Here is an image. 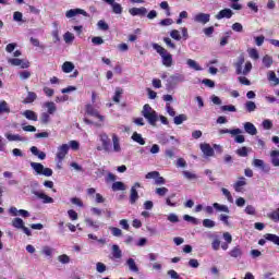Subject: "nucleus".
<instances>
[{"label": "nucleus", "mask_w": 279, "mask_h": 279, "mask_svg": "<svg viewBox=\"0 0 279 279\" xmlns=\"http://www.w3.org/2000/svg\"><path fill=\"white\" fill-rule=\"evenodd\" d=\"M153 49H155V51L159 53L163 66H166L167 69H171V66H173V56L169 53L167 49L158 44H153Z\"/></svg>", "instance_id": "f257e3e1"}, {"label": "nucleus", "mask_w": 279, "mask_h": 279, "mask_svg": "<svg viewBox=\"0 0 279 279\" xmlns=\"http://www.w3.org/2000/svg\"><path fill=\"white\" fill-rule=\"evenodd\" d=\"M243 64H245L244 69ZM233 66L235 68L236 75H250L252 71V62L247 61L245 63V57H243V54L238 58V61L233 64Z\"/></svg>", "instance_id": "f03ea898"}, {"label": "nucleus", "mask_w": 279, "mask_h": 279, "mask_svg": "<svg viewBox=\"0 0 279 279\" xmlns=\"http://www.w3.org/2000/svg\"><path fill=\"white\" fill-rule=\"evenodd\" d=\"M142 117L147 120L149 125L156 128V123H158V112L151 108L148 104L144 105L142 110Z\"/></svg>", "instance_id": "7ed1b4c3"}, {"label": "nucleus", "mask_w": 279, "mask_h": 279, "mask_svg": "<svg viewBox=\"0 0 279 279\" xmlns=\"http://www.w3.org/2000/svg\"><path fill=\"white\" fill-rule=\"evenodd\" d=\"M38 186L40 184L38 181L31 182V193L32 195H36L38 199H43V204H53V198H51L49 195L45 194L43 191H38Z\"/></svg>", "instance_id": "20e7f679"}, {"label": "nucleus", "mask_w": 279, "mask_h": 279, "mask_svg": "<svg viewBox=\"0 0 279 279\" xmlns=\"http://www.w3.org/2000/svg\"><path fill=\"white\" fill-rule=\"evenodd\" d=\"M31 167L33 171H35L36 175H44L45 178H51V175H53V170L51 168H45L40 162L32 161Z\"/></svg>", "instance_id": "39448f33"}, {"label": "nucleus", "mask_w": 279, "mask_h": 279, "mask_svg": "<svg viewBox=\"0 0 279 279\" xmlns=\"http://www.w3.org/2000/svg\"><path fill=\"white\" fill-rule=\"evenodd\" d=\"M186 82V76L182 73L171 74L167 80L168 88H175L178 84Z\"/></svg>", "instance_id": "423d86ee"}, {"label": "nucleus", "mask_w": 279, "mask_h": 279, "mask_svg": "<svg viewBox=\"0 0 279 279\" xmlns=\"http://www.w3.org/2000/svg\"><path fill=\"white\" fill-rule=\"evenodd\" d=\"M9 64L12 66H21V69H29L31 63L28 60L17 59V58H9Z\"/></svg>", "instance_id": "0eeeda50"}, {"label": "nucleus", "mask_w": 279, "mask_h": 279, "mask_svg": "<svg viewBox=\"0 0 279 279\" xmlns=\"http://www.w3.org/2000/svg\"><path fill=\"white\" fill-rule=\"evenodd\" d=\"M194 23H199L201 25H206L210 23V14L208 13H197L193 16Z\"/></svg>", "instance_id": "6e6552de"}, {"label": "nucleus", "mask_w": 279, "mask_h": 279, "mask_svg": "<svg viewBox=\"0 0 279 279\" xmlns=\"http://www.w3.org/2000/svg\"><path fill=\"white\" fill-rule=\"evenodd\" d=\"M136 189H141V183L136 182L131 187V191H130V204H136V202H138V191Z\"/></svg>", "instance_id": "1a4fd4ad"}, {"label": "nucleus", "mask_w": 279, "mask_h": 279, "mask_svg": "<svg viewBox=\"0 0 279 279\" xmlns=\"http://www.w3.org/2000/svg\"><path fill=\"white\" fill-rule=\"evenodd\" d=\"M66 154H69V144H62L57 149V158L59 162H62L64 158H66Z\"/></svg>", "instance_id": "9d476101"}, {"label": "nucleus", "mask_w": 279, "mask_h": 279, "mask_svg": "<svg viewBox=\"0 0 279 279\" xmlns=\"http://www.w3.org/2000/svg\"><path fill=\"white\" fill-rule=\"evenodd\" d=\"M108 5H111L113 14H123V7L114 0H102Z\"/></svg>", "instance_id": "9b49d317"}, {"label": "nucleus", "mask_w": 279, "mask_h": 279, "mask_svg": "<svg viewBox=\"0 0 279 279\" xmlns=\"http://www.w3.org/2000/svg\"><path fill=\"white\" fill-rule=\"evenodd\" d=\"M100 143L104 146V151H110V137L107 133L99 134Z\"/></svg>", "instance_id": "f8f14e48"}, {"label": "nucleus", "mask_w": 279, "mask_h": 279, "mask_svg": "<svg viewBox=\"0 0 279 279\" xmlns=\"http://www.w3.org/2000/svg\"><path fill=\"white\" fill-rule=\"evenodd\" d=\"M77 14H82L83 16H88V13L83 9H71L65 12L66 19H73L74 16H77Z\"/></svg>", "instance_id": "ddd939ff"}, {"label": "nucleus", "mask_w": 279, "mask_h": 279, "mask_svg": "<svg viewBox=\"0 0 279 279\" xmlns=\"http://www.w3.org/2000/svg\"><path fill=\"white\" fill-rule=\"evenodd\" d=\"M234 15V12H232V9H223L218 14H216L217 21H221V19H232Z\"/></svg>", "instance_id": "4468645a"}, {"label": "nucleus", "mask_w": 279, "mask_h": 279, "mask_svg": "<svg viewBox=\"0 0 279 279\" xmlns=\"http://www.w3.org/2000/svg\"><path fill=\"white\" fill-rule=\"evenodd\" d=\"M131 16H145L147 14V9L145 7L132 8L129 10Z\"/></svg>", "instance_id": "2eb2a0df"}, {"label": "nucleus", "mask_w": 279, "mask_h": 279, "mask_svg": "<svg viewBox=\"0 0 279 279\" xmlns=\"http://www.w3.org/2000/svg\"><path fill=\"white\" fill-rule=\"evenodd\" d=\"M201 150L206 158L215 156V149L211 148L210 144H201Z\"/></svg>", "instance_id": "dca6fc26"}, {"label": "nucleus", "mask_w": 279, "mask_h": 279, "mask_svg": "<svg viewBox=\"0 0 279 279\" xmlns=\"http://www.w3.org/2000/svg\"><path fill=\"white\" fill-rule=\"evenodd\" d=\"M244 132H246V134H250L251 136H256V134H258V130L252 122L244 123Z\"/></svg>", "instance_id": "f3484780"}, {"label": "nucleus", "mask_w": 279, "mask_h": 279, "mask_svg": "<svg viewBox=\"0 0 279 279\" xmlns=\"http://www.w3.org/2000/svg\"><path fill=\"white\" fill-rule=\"evenodd\" d=\"M111 136H112L114 154H121L122 148H121V141L119 140V135L113 133Z\"/></svg>", "instance_id": "a211bd4d"}, {"label": "nucleus", "mask_w": 279, "mask_h": 279, "mask_svg": "<svg viewBox=\"0 0 279 279\" xmlns=\"http://www.w3.org/2000/svg\"><path fill=\"white\" fill-rule=\"evenodd\" d=\"M4 136H5V138L8 141H10V143H12V142H21V143H23V142L26 141L25 137H23V136H21L19 134L5 133Z\"/></svg>", "instance_id": "6ab92c4d"}, {"label": "nucleus", "mask_w": 279, "mask_h": 279, "mask_svg": "<svg viewBox=\"0 0 279 279\" xmlns=\"http://www.w3.org/2000/svg\"><path fill=\"white\" fill-rule=\"evenodd\" d=\"M86 112L89 114V117H96L100 121H104V116L99 114V111L97 109H94L90 105L86 106Z\"/></svg>", "instance_id": "aec40b11"}, {"label": "nucleus", "mask_w": 279, "mask_h": 279, "mask_svg": "<svg viewBox=\"0 0 279 279\" xmlns=\"http://www.w3.org/2000/svg\"><path fill=\"white\" fill-rule=\"evenodd\" d=\"M111 254H112L113 258H116V259L123 258V252L121 251V247H119L118 244H113L111 246Z\"/></svg>", "instance_id": "412c9836"}, {"label": "nucleus", "mask_w": 279, "mask_h": 279, "mask_svg": "<svg viewBox=\"0 0 279 279\" xmlns=\"http://www.w3.org/2000/svg\"><path fill=\"white\" fill-rule=\"evenodd\" d=\"M229 256H231V258H241L243 256V250L241 248V246H234L230 252H229Z\"/></svg>", "instance_id": "4be33fe9"}, {"label": "nucleus", "mask_w": 279, "mask_h": 279, "mask_svg": "<svg viewBox=\"0 0 279 279\" xmlns=\"http://www.w3.org/2000/svg\"><path fill=\"white\" fill-rule=\"evenodd\" d=\"M213 208L217 213H227V215H229V213H230V207H228V205H221L219 203H214L213 204Z\"/></svg>", "instance_id": "5701e85b"}, {"label": "nucleus", "mask_w": 279, "mask_h": 279, "mask_svg": "<svg viewBox=\"0 0 279 279\" xmlns=\"http://www.w3.org/2000/svg\"><path fill=\"white\" fill-rule=\"evenodd\" d=\"M219 134L223 135V134H231V136H236V134H243V131L241 129H221L219 130Z\"/></svg>", "instance_id": "b1692460"}, {"label": "nucleus", "mask_w": 279, "mask_h": 279, "mask_svg": "<svg viewBox=\"0 0 279 279\" xmlns=\"http://www.w3.org/2000/svg\"><path fill=\"white\" fill-rule=\"evenodd\" d=\"M247 184V182L245 181V177H240L239 178V181H236L234 184H233V189L236 193H241V187L242 186H245Z\"/></svg>", "instance_id": "393cba45"}, {"label": "nucleus", "mask_w": 279, "mask_h": 279, "mask_svg": "<svg viewBox=\"0 0 279 279\" xmlns=\"http://www.w3.org/2000/svg\"><path fill=\"white\" fill-rule=\"evenodd\" d=\"M23 117L27 119L28 121H38V114L35 111L32 110H25L23 113Z\"/></svg>", "instance_id": "a878e982"}, {"label": "nucleus", "mask_w": 279, "mask_h": 279, "mask_svg": "<svg viewBox=\"0 0 279 279\" xmlns=\"http://www.w3.org/2000/svg\"><path fill=\"white\" fill-rule=\"evenodd\" d=\"M31 153L33 154V156H37L39 160H45V158H47V154H45V151L38 150V147L36 146L31 147Z\"/></svg>", "instance_id": "bb28decb"}, {"label": "nucleus", "mask_w": 279, "mask_h": 279, "mask_svg": "<svg viewBox=\"0 0 279 279\" xmlns=\"http://www.w3.org/2000/svg\"><path fill=\"white\" fill-rule=\"evenodd\" d=\"M270 160L274 167H279V150L270 151Z\"/></svg>", "instance_id": "cd10ccee"}, {"label": "nucleus", "mask_w": 279, "mask_h": 279, "mask_svg": "<svg viewBox=\"0 0 279 279\" xmlns=\"http://www.w3.org/2000/svg\"><path fill=\"white\" fill-rule=\"evenodd\" d=\"M189 117L186 114L181 113L179 116H174L173 123L174 125H182L184 121H187Z\"/></svg>", "instance_id": "c85d7f7f"}, {"label": "nucleus", "mask_w": 279, "mask_h": 279, "mask_svg": "<svg viewBox=\"0 0 279 279\" xmlns=\"http://www.w3.org/2000/svg\"><path fill=\"white\" fill-rule=\"evenodd\" d=\"M186 64L190 69H193L194 71H202V65H199V63H197V61L193 59H187Z\"/></svg>", "instance_id": "c756f323"}, {"label": "nucleus", "mask_w": 279, "mask_h": 279, "mask_svg": "<svg viewBox=\"0 0 279 279\" xmlns=\"http://www.w3.org/2000/svg\"><path fill=\"white\" fill-rule=\"evenodd\" d=\"M73 69H75V65H74L73 62H71V61H65V62L62 64V71H63V73H71V72H73Z\"/></svg>", "instance_id": "7c9ffc66"}, {"label": "nucleus", "mask_w": 279, "mask_h": 279, "mask_svg": "<svg viewBox=\"0 0 279 279\" xmlns=\"http://www.w3.org/2000/svg\"><path fill=\"white\" fill-rule=\"evenodd\" d=\"M126 265L130 271H134L135 274H138V266H136V262L134 260V258H129L126 260Z\"/></svg>", "instance_id": "2f4dec72"}, {"label": "nucleus", "mask_w": 279, "mask_h": 279, "mask_svg": "<svg viewBox=\"0 0 279 279\" xmlns=\"http://www.w3.org/2000/svg\"><path fill=\"white\" fill-rule=\"evenodd\" d=\"M13 228H16V230H22V228L25 226V221L21 218H14L11 222Z\"/></svg>", "instance_id": "473e14b6"}, {"label": "nucleus", "mask_w": 279, "mask_h": 279, "mask_svg": "<svg viewBox=\"0 0 279 279\" xmlns=\"http://www.w3.org/2000/svg\"><path fill=\"white\" fill-rule=\"evenodd\" d=\"M221 193L222 195H225L229 204H234V198L232 197V193H230V190L222 187Z\"/></svg>", "instance_id": "72a5a7b5"}, {"label": "nucleus", "mask_w": 279, "mask_h": 279, "mask_svg": "<svg viewBox=\"0 0 279 279\" xmlns=\"http://www.w3.org/2000/svg\"><path fill=\"white\" fill-rule=\"evenodd\" d=\"M132 141H134L135 143H138V145H145V138H143V135H141L137 132L133 133Z\"/></svg>", "instance_id": "f704fd0d"}, {"label": "nucleus", "mask_w": 279, "mask_h": 279, "mask_svg": "<svg viewBox=\"0 0 279 279\" xmlns=\"http://www.w3.org/2000/svg\"><path fill=\"white\" fill-rule=\"evenodd\" d=\"M262 62L266 69H270L271 64H274V58H271L269 54H266L264 56Z\"/></svg>", "instance_id": "c9c22d12"}, {"label": "nucleus", "mask_w": 279, "mask_h": 279, "mask_svg": "<svg viewBox=\"0 0 279 279\" xmlns=\"http://www.w3.org/2000/svg\"><path fill=\"white\" fill-rule=\"evenodd\" d=\"M45 106L48 110V114H53L56 112V110H58V108L56 107V102L48 101L45 104Z\"/></svg>", "instance_id": "e433bc0d"}, {"label": "nucleus", "mask_w": 279, "mask_h": 279, "mask_svg": "<svg viewBox=\"0 0 279 279\" xmlns=\"http://www.w3.org/2000/svg\"><path fill=\"white\" fill-rule=\"evenodd\" d=\"M183 219L184 221H189L190 223H193V226H199V219L193 216L184 215Z\"/></svg>", "instance_id": "4c0bfd02"}, {"label": "nucleus", "mask_w": 279, "mask_h": 279, "mask_svg": "<svg viewBox=\"0 0 279 279\" xmlns=\"http://www.w3.org/2000/svg\"><path fill=\"white\" fill-rule=\"evenodd\" d=\"M112 191H125V184L121 181H117L112 184Z\"/></svg>", "instance_id": "58836bf2"}, {"label": "nucleus", "mask_w": 279, "mask_h": 279, "mask_svg": "<svg viewBox=\"0 0 279 279\" xmlns=\"http://www.w3.org/2000/svg\"><path fill=\"white\" fill-rule=\"evenodd\" d=\"M41 254H44V256L51 257V256H53V248L51 246H47V245L43 246Z\"/></svg>", "instance_id": "ea45409f"}, {"label": "nucleus", "mask_w": 279, "mask_h": 279, "mask_svg": "<svg viewBox=\"0 0 279 279\" xmlns=\"http://www.w3.org/2000/svg\"><path fill=\"white\" fill-rule=\"evenodd\" d=\"M63 39H64V43H66V45H70V43H73V40H75V36L73 35V33L66 32L63 35Z\"/></svg>", "instance_id": "a19ab883"}, {"label": "nucleus", "mask_w": 279, "mask_h": 279, "mask_svg": "<svg viewBox=\"0 0 279 279\" xmlns=\"http://www.w3.org/2000/svg\"><path fill=\"white\" fill-rule=\"evenodd\" d=\"M85 223H86V226H88L89 228H93L96 231L99 230V223L93 221V219H90V218H86Z\"/></svg>", "instance_id": "79ce46f5"}, {"label": "nucleus", "mask_w": 279, "mask_h": 279, "mask_svg": "<svg viewBox=\"0 0 279 279\" xmlns=\"http://www.w3.org/2000/svg\"><path fill=\"white\" fill-rule=\"evenodd\" d=\"M36 93L28 92L27 97L24 100V104H33V101H36Z\"/></svg>", "instance_id": "37998d69"}, {"label": "nucleus", "mask_w": 279, "mask_h": 279, "mask_svg": "<svg viewBox=\"0 0 279 279\" xmlns=\"http://www.w3.org/2000/svg\"><path fill=\"white\" fill-rule=\"evenodd\" d=\"M13 21H15V23H25V21L23 20V13L20 11H15L13 13Z\"/></svg>", "instance_id": "c03bdc74"}, {"label": "nucleus", "mask_w": 279, "mask_h": 279, "mask_svg": "<svg viewBox=\"0 0 279 279\" xmlns=\"http://www.w3.org/2000/svg\"><path fill=\"white\" fill-rule=\"evenodd\" d=\"M222 112H236V107L233 105H225L220 107Z\"/></svg>", "instance_id": "a18cd8bd"}, {"label": "nucleus", "mask_w": 279, "mask_h": 279, "mask_svg": "<svg viewBox=\"0 0 279 279\" xmlns=\"http://www.w3.org/2000/svg\"><path fill=\"white\" fill-rule=\"evenodd\" d=\"M58 260L62 265H69V263H71V257H69V255H66V254H63V255L58 256Z\"/></svg>", "instance_id": "49530a36"}, {"label": "nucleus", "mask_w": 279, "mask_h": 279, "mask_svg": "<svg viewBox=\"0 0 279 279\" xmlns=\"http://www.w3.org/2000/svg\"><path fill=\"white\" fill-rule=\"evenodd\" d=\"M183 175L186 180H190V181L197 180V174H195L189 170H184Z\"/></svg>", "instance_id": "de8ad7c7"}, {"label": "nucleus", "mask_w": 279, "mask_h": 279, "mask_svg": "<svg viewBox=\"0 0 279 279\" xmlns=\"http://www.w3.org/2000/svg\"><path fill=\"white\" fill-rule=\"evenodd\" d=\"M247 51L252 60H258V58H260V56L258 54V50H256V48H250Z\"/></svg>", "instance_id": "09e8293b"}, {"label": "nucleus", "mask_w": 279, "mask_h": 279, "mask_svg": "<svg viewBox=\"0 0 279 279\" xmlns=\"http://www.w3.org/2000/svg\"><path fill=\"white\" fill-rule=\"evenodd\" d=\"M109 230H110L112 236H123V231L120 228L110 227Z\"/></svg>", "instance_id": "8fccbe9b"}, {"label": "nucleus", "mask_w": 279, "mask_h": 279, "mask_svg": "<svg viewBox=\"0 0 279 279\" xmlns=\"http://www.w3.org/2000/svg\"><path fill=\"white\" fill-rule=\"evenodd\" d=\"M253 167H256V169H263V171H265V161L262 159H254Z\"/></svg>", "instance_id": "3c124183"}, {"label": "nucleus", "mask_w": 279, "mask_h": 279, "mask_svg": "<svg viewBox=\"0 0 279 279\" xmlns=\"http://www.w3.org/2000/svg\"><path fill=\"white\" fill-rule=\"evenodd\" d=\"M3 112L10 113V107L5 100L0 102V114H3Z\"/></svg>", "instance_id": "603ef678"}, {"label": "nucleus", "mask_w": 279, "mask_h": 279, "mask_svg": "<svg viewBox=\"0 0 279 279\" xmlns=\"http://www.w3.org/2000/svg\"><path fill=\"white\" fill-rule=\"evenodd\" d=\"M50 113L48 112H43L40 116V121L44 125H47V123H49V121H51V117L49 116Z\"/></svg>", "instance_id": "864d4df0"}, {"label": "nucleus", "mask_w": 279, "mask_h": 279, "mask_svg": "<svg viewBox=\"0 0 279 279\" xmlns=\"http://www.w3.org/2000/svg\"><path fill=\"white\" fill-rule=\"evenodd\" d=\"M238 156H240L241 158H246L247 154H248V148L243 146L241 148H239L236 151Z\"/></svg>", "instance_id": "5fc2aeb1"}, {"label": "nucleus", "mask_w": 279, "mask_h": 279, "mask_svg": "<svg viewBox=\"0 0 279 279\" xmlns=\"http://www.w3.org/2000/svg\"><path fill=\"white\" fill-rule=\"evenodd\" d=\"M156 195H159V197H165V195H167V193H169V189L167 187H157L155 190Z\"/></svg>", "instance_id": "6e6d98bb"}, {"label": "nucleus", "mask_w": 279, "mask_h": 279, "mask_svg": "<svg viewBox=\"0 0 279 279\" xmlns=\"http://www.w3.org/2000/svg\"><path fill=\"white\" fill-rule=\"evenodd\" d=\"M211 247L215 252H219V247H221V240H219V238H215L211 242Z\"/></svg>", "instance_id": "4d7b16f0"}, {"label": "nucleus", "mask_w": 279, "mask_h": 279, "mask_svg": "<svg viewBox=\"0 0 279 279\" xmlns=\"http://www.w3.org/2000/svg\"><path fill=\"white\" fill-rule=\"evenodd\" d=\"M245 110L248 111V112H254V110H256V102L246 101L245 102Z\"/></svg>", "instance_id": "13d9d810"}, {"label": "nucleus", "mask_w": 279, "mask_h": 279, "mask_svg": "<svg viewBox=\"0 0 279 279\" xmlns=\"http://www.w3.org/2000/svg\"><path fill=\"white\" fill-rule=\"evenodd\" d=\"M203 226L204 228H215V226H217V223L215 222V220L211 219H204L203 220Z\"/></svg>", "instance_id": "bf43d9fd"}, {"label": "nucleus", "mask_w": 279, "mask_h": 279, "mask_svg": "<svg viewBox=\"0 0 279 279\" xmlns=\"http://www.w3.org/2000/svg\"><path fill=\"white\" fill-rule=\"evenodd\" d=\"M20 80L25 81V80H29V77H32V72L25 70L19 73Z\"/></svg>", "instance_id": "052dcab7"}, {"label": "nucleus", "mask_w": 279, "mask_h": 279, "mask_svg": "<svg viewBox=\"0 0 279 279\" xmlns=\"http://www.w3.org/2000/svg\"><path fill=\"white\" fill-rule=\"evenodd\" d=\"M121 95H123V89L117 88V89H116V94H114V96H113V101H114L116 104H119V101H121Z\"/></svg>", "instance_id": "680f3d73"}, {"label": "nucleus", "mask_w": 279, "mask_h": 279, "mask_svg": "<svg viewBox=\"0 0 279 279\" xmlns=\"http://www.w3.org/2000/svg\"><path fill=\"white\" fill-rule=\"evenodd\" d=\"M268 80H269V82H274V83H275V86H278V85H279V83H278V77L276 76V72L270 71V72L268 73Z\"/></svg>", "instance_id": "e2e57ef3"}, {"label": "nucleus", "mask_w": 279, "mask_h": 279, "mask_svg": "<svg viewBox=\"0 0 279 279\" xmlns=\"http://www.w3.org/2000/svg\"><path fill=\"white\" fill-rule=\"evenodd\" d=\"M107 267H106V264L101 263V262H98L96 264V271L98 274H104L106 271Z\"/></svg>", "instance_id": "0e129e2a"}, {"label": "nucleus", "mask_w": 279, "mask_h": 279, "mask_svg": "<svg viewBox=\"0 0 279 279\" xmlns=\"http://www.w3.org/2000/svg\"><path fill=\"white\" fill-rule=\"evenodd\" d=\"M170 36L173 38V40H182V36L180 35V31L172 29L170 32Z\"/></svg>", "instance_id": "69168bd1"}, {"label": "nucleus", "mask_w": 279, "mask_h": 279, "mask_svg": "<svg viewBox=\"0 0 279 279\" xmlns=\"http://www.w3.org/2000/svg\"><path fill=\"white\" fill-rule=\"evenodd\" d=\"M167 275L171 278V279H182V277H180V275L178 274V271L171 269L168 270Z\"/></svg>", "instance_id": "338daca9"}, {"label": "nucleus", "mask_w": 279, "mask_h": 279, "mask_svg": "<svg viewBox=\"0 0 279 279\" xmlns=\"http://www.w3.org/2000/svg\"><path fill=\"white\" fill-rule=\"evenodd\" d=\"M269 219L272 221H279V208L268 215Z\"/></svg>", "instance_id": "774afa93"}]
</instances>
